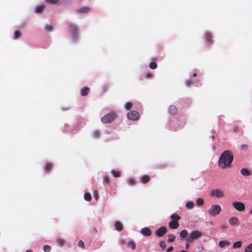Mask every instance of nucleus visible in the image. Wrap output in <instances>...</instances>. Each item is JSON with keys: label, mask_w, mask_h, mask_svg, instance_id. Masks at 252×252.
<instances>
[{"label": "nucleus", "mask_w": 252, "mask_h": 252, "mask_svg": "<svg viewBox=\"0 0 252 252\" xmlns=\"http://www.w3.org/2000/svg\"><path fill=\"white\" fill-rule=\"evenodd\" d=\"M221 211V208L219 205H213L208 210V213L212 216H215L219 214Z\"/></svg>", "instance_id": "obj_4"}, {"label": "nucleus", "mask_w": 252, "mask_h": 252, "mask_svg": "<svg viewBox=\"0 0 252 252\" xmlns=\"http://www.w3.org/2000/svg\"><path fill=\"white\" fill-rule=\"evenodd\" d=\"M189 233L187 230H182L180 233L179 236L181 240H183L185 239H186L188 236Z\"/></svg>", "instance_id": "obj_13"}, {"label": "nucleus", "mask_w": 252, "mask_h": 252, "mask_svg": "<svg viewBox=\"0 0 252 252\" xmlns=\"http://www.w3.org/2000/svg\"><path fill=\"white\" fill-rule=\"evenodd\" d=\"M114 227L115 229L118 231H121L123 229L122 223L119 221H115L114 222Z\"/></svg>", "instance_id": "obj_10"}, {"label": "nucleus", "mask_w": 252, "mask_h": 252, "mask_svg": "<svg viewBox=\"0 0 252 252\" xmlns=\"http://www.w3.org/2000/svg\"><path fill=\"white\" fill-rule=\"evenodd\" d=\"M127 117L129 120L135 121L139 118V115L137 111H130L127 113Z\"/></svg>", "instance_id": "obj_7"}, {"label": "nucleus", "mask_w": 252, "mask_h": 252, "mask_svg": "<svg viewBox=\"0 0 252 252\" xmlns=\"http://www.w3.org/2000/svg\"><path fill=\"white\" fill-rule=\"evenodd\" d=\"M51 247L48 245H45L43 247V250L44 252H49L51 251Z\"/></svg>", "instance_id": "obj_25"}, {"label": "nucleus", "mask_w": 252, "mask_h": 252, "mask_svg": "<svg viewBox=\"0 0 252 252\" xmlns=\"http://www.w3.org/2000/svg\"><path fill=\"white\" fill-rule=\"evenodd\" d=\"M100 136V132L98 130H95L93 133V137L95 138H98Z\"/></svg>", "instance_id": "obj_27"}, {"label": "nucleus", "mask_w": 252, "mask_h": 252, "mask_svg": "<svg viewBox=\"0 0 252 252\" xmlns=\"http://www.w3.org/2000/svg\"><path fill=\"white\" fill-rule=\"evenodd\" d=\"M117 117V115L114 112L107 114L101 118V122L103 123L107 124L111 123Z\"/></svg>", "instance_id": "obj_3"}, {"label": "nucleus", "mask_w": 252, "mask_h": 252, "mask_svg": "<svg viewBox=\"0 0 252 252\" xmlns=\"http://www.w3.org/2000/svg\"><path fill=\"white\" fill-rule=\"evenodd\" d=\"M242 246V242L240 241L235 242L233 244V247L234 248H239Z\"/></svg>", "instance_id": "obj_23"}, {"label": "nucleus", "mask_w": 252, "mask_h": 252, "mask_svg": "<svg viewBox=\"0 0 252 252\" xmlns=\"http://www.w3.org/2000/svg\"><path fill=\"white\" fill-rule=\"evenodd\" d=\"M159 246H160V247L161 248H163V249H164V248H165L166 247V244H165V243L164 242H163V241H161V242H160V243H159Z\"/></svg>", "instance_id": "obj_35"}, {"label": "nucleus", "mask_w": 252, "mask_h": 252, "mask_svg": "<svg viewBox=\"0 0 252 252\" xmlns=\"http://www.w3.org/2000/svg\"><path fill=\"white\" fill-rule=\"evenodd\" d=\"M109 182V180L108 178H107V177L103 178V184H108Z\"/></svg>", "instance_id": "obj_38"}, {"label": "nucleus", "mask_w": 252, "mask_h": 252, "mask_svg": "<svg viewBox=\"0 0 252 252\" xmlns=\"http://www.w3.org/2000/svg\"><path fill=\"white\" fill-rule=\"evenodd\" d=\"M229 222L231 225L239 224L238 218L236 217H233L229 219Z\"/></svg>", "instance_id": "obj_11"}, {"label": "nucleus", "mask_w": 252, "mask_h": 252, "mask_svg": "<svg viewBox=\"0 0 252 252\" xmlns=\"http://www.w3.org/2000/svg\"><path fill=\"white\" fill-rule=\"evenodd\" d=\"M150 180V178L149 176L147 175H144L141 178V182L143 183H147Z\"/></svg>", "instance_id": "obj_22"}, {"label": "nucleus", "mask_w": 252, "mask_h": 252, "mask_svg": "<svg viewBox=\"0 0 252 252\" xmlns=\"http://www.w3.org/2000/svg\"><path fill=\"white\" fill-rule=\"evenodd\" d=\"M212 139H214V138H215L214 136H212Z\"/></svg>", "instance_id": "obj_47"}, {"label": "nucleus", "mask_w": 252, "mask_h": 252, "mask_svg": "<svg viewBox=\"0 0 252 252\" xmlns=\"http://www.w3.org/2000/svg\"><path fill=\"white\" fill-rule=\"evenodd\" d=\"M173 250V247L171 246V247H169L167 249V252H170L171 251H172V250Z\"/></svg>", "instance_id": "obj_40"}, {"label": "nucleus", "mask_w": 252, "mask_h": 252, "mask_svg": "<svg viewBox=\"0 0 252 252\" xmlns=\"http://www.w3.org/2000/svg\"><path fill=\"white\" fill-rule=\"evenodd\" d=\"M157 67V64H150V67L152 69H155Z\"/></svg>", "instance_id": "obj_39"}, {"label": "nucleus", "mask_w": 252, "mask_h": 252, "mask_svg": "<svg viewBox=\"0 0 252 252\" xmlns=\"http://www.w3.org/2000/svg\"><path fill=\"white\" fill-rule=\"evenodd\" d=\"M90 91V89L88 87H85L81 90V94L82 96H85L88 94Z\"/></svg>", "instance_id": "obj_15"}, {"label": "nucleus", "mask_w": 252, "mask_h": 252, "mask_svg": "<svg viewBox=\"0 0 252 252\" xmlns=\"http://www.w3.org/2000/svg\"><path fill=\"white\" fill-rule=\"evenodd\" d=\"M132 105V104L131 102H128L126 103V104H125V108L126 110H129L131 108Z\"/></svg>", "instance_id": "obj_30"}, {"label": "nucleus", "mask_w": 252, "mask_h": 252, "mask_svg": "<svg viewBox=\"0 0 252 252\" xmlns=\"http://www.w3.org/2000/svg\"><path fill=\"white\" fill-rule=\"evenodd\" d=\"M166 233V228L165 227H159L156 232V234L158 237H161Z\"/></svg>", "instance_id": "obj_8"}, {"label": "nucleus", "mask_w": 252, "mask_h": 252, "mask_svg": "<svg viewBox=\"0 0 252 252\" xmlns=\"http://www.w3.org/2000/svg\"><path fill=\"white\" fill-rule=\"evenodd\" d=\"M171 218L173 221H177L180 219V216L177 214H173L171 216Z\"/></svg>", "instance_id": "obj_20"}, {"label": "nucleus", "mask_w": 252, "mask_h": 252, "mask_svg": "<svg viewBox=\"0 0 252 252\" xmlns=\"http://www.w3.org/2000/svg\"><path fill=\"white\" fill-rule=\"evenodd\" d=\"M232 206L238 211L242 212L245 209V205L241 202L234 201L232 203Z\"/></svg>", "instance_id": "obj_5"}, {"label": "nucleus", "mask_w": 252, "mask_h": 252, "mask_svg": "<svg viewBox=\"0 0 252 252\" xmlns=\"http://www.w3.org/2000/svg\"><path fill=\"white\" fill-rule=\"evenodd\" d=\"M230 244V242L227 240L220 241L219 243V245L220 248H224L225 246H228Z\"/></svg>", "instance_id": "obj_14"}, {"label": "nucleus", "mask_w": 252, "mask_h": 252, "mask_svg": "<svg viewBox=\"0 0 252 252\" xmlns=\"http://www.w3.org/2000/svg\"><path fill=\"white\" fill-rule=\"evenodd\" d=\"M141 233L146 236H150L152 234V231L151 229L148 227H144L141 230Z\"/></svg>", "instance_id": "obj_9"}, {"label": "nucleus", "mask_w": 252, "mask_h": 252, "mask_svg": "<svg viewBox=\"0 0 252 252\" xmlns=\"http://www.w3.org/2000/svg\"><path fill=\"white\" fill-rule=\"evenodd\" d=\"M241 173L244 176H248L251 175V172L247 168H242L241 170Z\"/></svg>", "instance_id": "obj_17"}, {"label": "nucleus", "mask_w": 252, "mask_h": 252, "mask_svg": "<svg viewBox=\"0 0 252 252\" xmlns=\"http://www.w3.org/2000/svg\"><path fill=\"white\" fill-rule=\"evenodd\" d=\"M211 196H214L217 198H222L224 197V192L222 190L216 189L213 190L211 191Z\"/></svg>", "instance_id": "obj_6"}, {"label": "nucleus", "mask_w": 252, "mask_h": 252, "mask_svg": "<svg viewBox=\"0 0 252 252\" xmlns=\"http://www.w3.org/2000/svg\"><path fill=\"white\" fill-rule=\"evenodd\" d=\"M196 203L198 206H202L204 204V200L201 198H197L196 200Z\"/></svg>", "instance_id": "obj_21"}, {"label": "nucleus", "mask_w": 252, "mask_h": 252, "mask_svg": "<svg viewBox=\"0 0 252 252\" xmlns=\"http://www.w3.org/2000/svg\"><path fill=\"white\" fill-rule=\"evenodd\" d=\"M52 165L51 163H47L45 165V170H49L52 168Z\"/></svg>", "instance_id": "obj_31"}, {"label": "nucleus", "mask_w": 252, "mask_h": 252, "mask_svg": "<svg viewBox=\"0 0 252 252\" xmlns=\"http://www.w3.org/2000/svg\"><path fill=\"white\" fill-rule=\"evenodd\" d=\"M111 173L115 177H119L121 176V173L119 171H115V170H111Z\"/></svg>", "instance_id": "obj_26"}, {"label": "nucleus", "mask_w": 252, "mask_h": 252, "mask_svg": "<svg viewBox=\"0 0 252 252\" xmlns=\"http://www.w3.org/2000/svg\"><path fill=\"white\" fill-rule=\"evenodd\" d=\"M248 148V145L246 144H243L241 146V149L242 150H246Z\"/></svg>", "instance_id": "obj_36"}, {"label": "nucleus", "mask_w": 252, "mask_h": 252, "mask_svg": "<svg viewBox=\"0 0 252 252\" xmlns=\"http://www.w3.org/2000/svg\"><path fill=\"white\" fill-rule=\"evenodd\" d=\"M179 225L177 221L171 220L169 222V226L171 229H176L179 227Z\"/></svg>", "instance_id": "obj_12"}, {"label": "nucleus", "mask_w": 252, "mask_h": 252, "mask_svg": "<svg viewBox=\"0 0 252 252\" xmlns=\"http://www.w3.org/2000/svg\"><path fill=\"white\" fill-rule=\"evenodd\" d=\"M249 213L250 214H252V208L251 209V210H250V212H249Z\"/></svg>", "instance_id": "obj_45"}, {"label": "nucleus", "mask_w": 252, "mask_h": 252, "mask_svg": "<svg viewBox=\"0 0 252 252\" xmlns=\"http://www.w3.org/2000/svg\"><path fill=\"white\" fill-rule=\"evenodd\" d=\"M196 75H197V73H194L193 74V77H196Z\"/></svg>", "instance_id": "obj_44"}, {"label": "nucleus", "mask_w": 252, "mask_h": 252, "mask_svg": "<svg viewBox=\"0 0 252 252\" xmlns=\"http://www.w3.org/2000/svg\"><path fill=\"white\" fill-rule=\"evenodd\" d=\"M177 111V108L174 105H170L169 108V112L170 114L174 115Z\"/></svg>", "instance_id": "obj_16"}, {"label": "nucleus", "mask_w": 252, "mask_h": 252, "mask_svg": "<svg viewBox=\"0 0 252 252\" xmlns=\"http://www.w3.org/2000/svg\"><path fill=\"white\" fill-rule=\"evenodd\" d=\"M78 247H79L82 249H84L85 248V244H84V242L82 240L79 241V242L78 243Z\"/></svg>", "instance_id": "obj_33"}, {"label": "nucleus", "mask_w": 252, "mask_h": 252, "mask_svg": "<svg viewBox=\"0 0 252 252\" xmlns=\"http://www.w3.org/2000/svg\"><path fill=\"white\" fill-rule=\"evenodd\" d=\"M150 75H151V74L148 73V74H146V78H149V77H150Z\"/></svg>", "instance_id": "obj_42"}, {"label": "nucleus", "mask_w": 252, "mask_h": 252, "mask_svg": "<svg viewBox=\"0 0 252 252\" xmlns=\"http://www.w3.org/2000/svg\"><path fill=\"white\" fill-rule=\"evenodd\" d=\"M97 196H95V198L97 199Z\"/></svg>", "instance_id": "obj_48"}, {"label": "nucleus", "mask_w": 252, "mask_h": 252, "mask_svg": "<svg viewBox=\"0 0 252 252\" xmlns=\"http://www.w3.org/2000/svg\"><path fill=\"white\" fill-rule=\"evenodd\" d=\"M127 182L129 186H133L135 185V181L133 179H128Z\"/></svg>", "instance_id": "obj_32"}, {"label": "nucleus", "mask_w": 252, "mask_h": 252, "mask_svg": "<svg viewBox=\"0 0 252 252\" xmlns=\"http://www.w3.org/2000/svg\"><path fill=\"white\" fill-rule=\"evenodd\" d=\"M212 149H213V150L214 151H215V150H216V147H215V145H213V146H212Z\"/></svg>", "instance_id": "obj_43"}, {"label": "nucleus", "mask_w": 252, "mask_h": 252, "mask_svg": "<svg viewBox=\"0 0 252 252\" xmlns=\"http://www.w3.org/2000/svg\"><path fill=\"white\" fill-rule=\"evenodd\" d=\"M185 84L187 87H190L193 84V82L190 80H187L185 82Z\"/></svg>", "instance_id": "obj_34"}, {"label": "nucleus", "mask_w": 252, "mask_h": 252, "mask_svg": "<svg viewBox=\"0 0 252 252\" xmlns=\"http://www.w3.org/2000/svg\"><path fill=\"white\" fill-rule=\"evenodd\" d=\"M84 199L87 201H90L91 198L92 196L90 193L86 192L84 194Z\"/></svg>", "instance_id": "obj_24"}, {"label": "nucleus", "mask_w": 252, "mask_h": 252, "mask_svg": "<svg viewBox=\"0 0 252 252\" xmlns=\"http://www.w3.org/2000/svg\"><path fill=\"white\" fill-rule=\"evenodd\" d=\"M127 246L132 250H134L135 249V244L134 241H129L127 243Z\"/></svg>", "instance_id": "obj_19"}, {"label": "nucleus", "mask_w": 252, "mask_h": 252, "mask_svg": "<svg viewBox=\"0 0 252 252\" xmlns=\"http://www.w3.org/2000/svg\"><path fill=\"white\" fill-rule=\"evenodd\" d=\"M245 252H252V243L248 245L245 248Z\"/></svg>", "instance_id": "obj_28"}, {"label": "nucleus", "mask_w": 252, "mask_h": 252, "mask_svg": "<svg viewBox=\"0 0 252 252\" xmlns=\"http://www.w3.org/2000/svg\"><path fill=\"white\" fill-rule=\"evenodd\" d=\"M233 159V155L231 151L229 150L224 151L220 155L219 165L221 168L228 167Z\"/></svg>", "instance_id": "obj_1"}, {"label": "nucleus", "mask_w": 252, "mask_h": 252, "mask_svg": "<svg viewBox=\"0 0 252 252\" xmlns=\"http://www.w3.org/2000/svg\"><path fill=\"white\" fill-rule=\"evenodd\" d=\"M168 241L169 242H172L173 241H174L175 238V236L173 235V234H169L168 235Z\"/></svg>", "instance_id": "obj_29"}, {"label": "nucleus", "mask_w": 252, "mask_h": 252, "mask_svg": "<svg viewBox=\"0 0 252 252\" xmlns=\"http://www.w3.org/2000/svg\"><path fill=\"white\" fill-rule=\"evenodd\" d=\"M202 236V233L198 230H193L191 232L188 237L185 239L187 242L191 243Z\"/></svg>", "instance_id": "obj_2"}, {"label": "nucleus", "mask_w": 252, "mask_h": 252, "mask_svg": "<svg viewBox=\"0 0 252 252\" xmlns=\"http://www.w3.org/2000/svg\"><path fill=\"white\" fill-rule=\"evenodd\" d=\"M189 246H190V245H189V242H188V243L186 244V249H187V250H188V249H189Z\"/></svg>", "instance_id": "obj_41"}, {"label": "nucleus", "mask_w": 252, "mask_h": 252, "mask_svg": "<svg viewBox=\"0 0 252 252\" xmlns=\"http://www.w3.org/2000/svg\"><path fill=\"white\" fill-rule=\"evenodd\" d=\"M26 252H32L31 250H27Z\"/></svg>", "instance_id": "obj_46"}, {"label": "nucleus", "mask_w": 252, "mask_h": 252, "mask_svg": "<svg viewBox=\"0 0 252 252\" xmlns=\"http://www.w3.org/2000/svg\"><path fill=\"white\" fill-rule=\"evenodd\" d=\"M63 244V241L62 239H59L57 240V244L59 246L62 247Z\"/></svg>", "instance_id": "obj_37"}, {"label": "nucleus", "mask_w": 252, "mask_h": 252, "mask_svg": "<svg viewBox=\"0 0 252 252\" xmlns=\"http://www.w3.org/2000/svg\"><path fill=\"white\" fill-rule=\"evenodd\" d=\"M194 206V204L192 201H188L186 203V207L188 209H192Z\"/></svg>", "instance_id": "obj_18"}]
</instances>
